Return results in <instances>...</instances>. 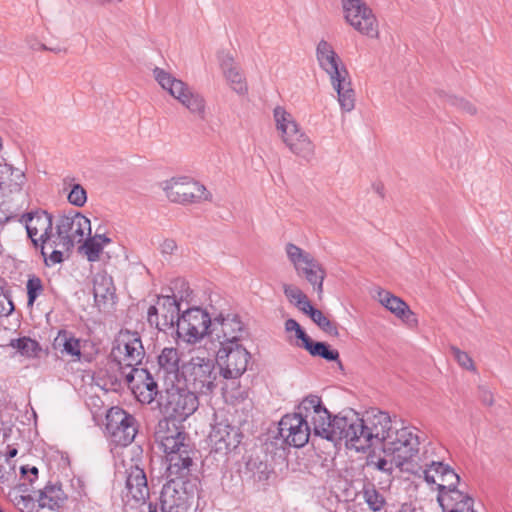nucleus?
Returning a JSON list of instances; mask_svg holds the SVG:
<instances>
[{
  "mask_svg": "<svg viewBox=\"0 0 512 512\" xmlns=\"http://www.w3.org/2000/svg\"><path fill=\"white\" fill-rule=\"evenodd\" d=\"M181 376L185 387L195 395L209 396L217 388L218 372L212 358L204 355H192L181 366Z\"/></svg>",
  "mask_w": 512,
  "mask_h": 512,
  "instance_id": "obj_6",
  "label": "nucleus"
},
{
  "mask_svg": "<svg viewBox=\"0 0 512 512\" xmlns=\"http://www.w3.org/2000/svg\"><path fill=\"white\" fill-rule=\"evenodd\" d=\"M83 249L87 259L90 262H96L103 251V242H100L97 238H89L85 241Z\"/></svg>",
  "mask_w": 512,
  "mask_h": 512,
  "instance_id": "obj_42",
  "label": "nucleus"
},
{
  "mask_svg": "<svg viewBox=\"0 0 512 512\" xmlns=\"http://www.w3.org/2000/svg\"><path fill=\"white\" fill-rule=\"evenodd\" d=\"M11 346L26 356H33L38 349V343L30 338L12 340Z\"/></svg>",
  "mask_w": 512,
  "mask_h": 512,
  "instance_id": "obj_44",
  "label": "nucleus"
},
{
  "mask_svg": "<svg viewBox=\"0 0 512 512\" xmlns=\"http://www.w3.org/2000/svg\"><path fill=\"white\" fill-rule=\"evenodd\" d=\"M176 248H177L176 242L172 239H165L160 246V250H161L162 254H167V255L173 254L174 251L176 250Z\"/></svg>",
  "mask_w": 512,
  "mask_h": 512,
  "instance_id": "obj_54",
  "label": "nucleus"
},
{
  "mask_svg": "<svg viewBox=\"0 0 512 512\" xmlns=\"http://www.w3.org/2000/svg\"><path fill=\"white\" fill-rule=\"evenodd\" d=\"M479 398H480L481 402L486 406H492L494 404V395L485 386L479 387Z\"/></svg>",
  "mask_w": 512,
  "mask_h": 512,
  "instance_id": "obj_51",
  "label": "nucleus"
},
{
  "mask_svg": "<svg viewBox=\"0 0 512 512\" xmlns=\"http://www.w3.org/2000/svg\"><path fill=\"white\" fill-rule=\"evenodd\" d=\"M398 512H424L423 509L417 505L416 502L402 503Z\"/></svg>",
  "mask_w": 512,
  "mask_h": 512,
  "instance_id": "obj_55",
  "label": "nucleus"
},
{
  "mask_svg": "<svg viewBox=\"0 0 512 512\" xmlns=\"http://www.w3.org/2000/svg\"><path fill=\"white\" fill-rule=\"evenodd\" d=\"M118 430L120 432L119 434H117L116 432L110 433L113 442L122 446L130 444L134 440L137 433L136 420L134 419L131 421H123L119 425Z\"/></svg>",
  "mask_w": 512,
  "mask_h": 512,
  "instance_id": "obj_37",
  "label": "nucleus"
},
{
  "mask_svg": "<svg viewBox=\"0 0 512 512\" xmlns=\"http://www.w3.org/2000/svg\"><path fill=\"white\" fill-rule=\"evenodd\" d=\"M295 306L301 310L303 313L305 314H308L309 316L312 315V311H316L317 309H315L310 301L308 300V297L305 295V298L304 299H301L300 301H298Z\"/></svg>",
  "mask_w": 512,
  "mask_h": 512,
  "instance_id": "obj_52",
  "label": "nucleus"
},
{
  "mask_svg": "<svg viewBox=\"0 0 512 512\" xmlns=\"http://www.w3.org/2000/svg\"><path fill=\"white\" fill-rule=\"evenodd\" d=\"M362 496L365 503L373 512L380 511L386 504L384 496L375 488L373 484H366L363 486Z\"/></svg>",
  "mask_w": 512,
  "mask_h": 512,
  "instance_id": "obj_38",
  "label": "nucleus"
},
{
  "mask_svg": "<svg viewBox=\"0 0 512 512\" xmlns=\"http://www.w3.org/2000/svg\"><path fill=\"white\" fill-rule=\"evenodd\" d=\"M166 197L174 203L187 204L211 200L206 187L189 177H174L163 183Z\"/></svg>",
  "mask_w": 512,
  "mask_h": 512,
  "instance_id": "obj_12",
  "label": "nucleus"
},
{
  "mask_svg": "<svg viewBox=\"0 0 512 512\" xmlns=\"http://www.w3.org/2000/svg\"><path fill=\"white\" fill-rule=\"evenodd\" d=\"M93 238H97L100 242H103V246L111 242L105 235H95Z\"/></svg>",
  "mask_w": 512,
  "mask_h": 512,
  "instance_id": "obj_63",
  "label": "nucleus"
},
{
  "mask_svg": "<svg viewBox=\"0 0 512 512\" xmlns=\"http://www.w3.org/2000/svg\"><path fill=\"white\" fill-rule=\"evenodd\" d=\"M158 310H162L163 326L173 327L177 318L180 317V302L175 294L161 296L158 298Z\"/></svg>",
  "mask_w": 512,
  "mask_h": 512,
  "instance_id": "obj_32",
  "label": "nucleus"
},
{
  "mask_svg": "<svg viewBox=\"0 0 512 512\" xmlns=\"http://www.w3.org/2000/svg\"><path fill=\"white\" fill-rule=\"evenodd\" d=\"M177 419L166 416L158 422L155 430L156 441L166 455L168 476L185 477L193 464V450L184 431L177 425Z\"/></svg>",
  "mask_w": 512,
  "mask_h": 512,
  "instance_id": "obj_2",
  "label": "nucleus"
},
{
  "mask_svg": "<svg viewBox=\"0 0 512 512\" xmlns=\"http://www.w3.org/2000/svg\"><path fill=\"white\" fill-rule=\"evenodd\" d=\"M93 295L99 308L114 304L115 286L112 277L106 272L101 271L93 276Z\"/></svg>",
  "mask_w": 512,
  "mask_h": 512,
  "instance_id": "obj_26",
  "label": "nucleus"
},
{
  "mask_svg": "<svg viewBox=\"0 0 512 512\" xmlns=\"http://www.w3.org/2000/svg\"><path fill=\"white\" fill-rule=\"evenodd\" d=\"M153 76L161 88L168 92L192 116L199 120L206 119L208 105L203 94L162 68H154Z\"/></svg>",
  "mask_w": 512,
  "mask_h": 512,
  "instance_id": "obj_5",
  "label": "nucleus"
},
{
  "mask_svg": "<svg viewBox=\"0 0 512 512\" xmlns=\"http://www.w3.org/2000/svg\"><path fill=\"white\" fill-rule=\"evenodd\" d=\"M211 336L220 347L239 344L246 334L244 324L236 314H220L212 320Z\"/></svg>",
  "mask_w": 512,
  "mask_h": 512,
  "instance_id": "obj_17",
  "label": "nucleus"
},
{
  "mask_svg": "<svg viewBox=\"0 0 512 512\" xmlns=\"http://www.w3.org/2000/svg\"><path fill=\"white\" fill-rule=\"evenodd\" d=\"M299 326V323L294 319H288L285 322V329L288 332L295 331Z\"/></svg>",
  "mask_w": 512,
  "mask_h": 512,
  "instance_id": "obj_60",
  "label": "nucleus"
},
{
  "mask_svg": "<svg viewBox=\"0 0 512 512\" xmlns=\"http://www.w3.org/2000/svg\"><path fill=\"white\" fill-rule=\"evenodd\" d=\"M91 234L90 220L79 212L62 215L57 219L51 248L69 251L76 243L82 242L85 235Z\"/></svg>",
  "mask_w": 512,
  "mask_h": 512,
  "instance_id": "obj_9",
  "label": "nucleus"
},
{
  "mask_svg": "<svg viewBox=\"0 0 512 512\" xmlns=\"http://www.w3.org/2000/svg\"><path fill=\"white\" fill-rule=\"evenodd\" d=\"M220 67L232 90L241 95L245 94L248 90L245 77L241 68L230 54H222L220 56Z\"/></svg>",
  "mask_w": 512,
  "mask_h": 512,
  "instance_id": "obj_27",
  "label": "nucleus"
},
{
  "mask_svg": "<svg viewBox=\"0 0 512 512\" xmlns=\"http://www.w3.org/2000/svg\"><path fill=\"white\" fill-rule=\"evenodd\" d=\"M382 453V456L376 453L369 454L366 459L367 467H372L373 469L385 473L389 477H392L396 468L403 469L404 464H399L395 456H388V453L383 451Z\"/></svg>",
  "mask_w": 512,
  "mask_h": 512,
  "instance_id": "obj_34",
  "label": "nucleus"
},
{
  "mask_svg": "<svg viewBox=\"0 0 512 512\" xmlns=\"http://www.w3.org/2000/svg\"><path fill=\"white\" fill-rule=\"evenodd\" d=\"M294 332L296 337L302 341L304 348L307 349L312 342L310 337L304 332L301 326H299Z\"/></svg>",
  "mask_w": 512,
  "mask_h": 512,
  "instance_id": "obj_56",
  "label": "nucleus"
},
{
  "mask_svg": "<svg viewBox=\"0 0 512 512\" xmlns=\"http://www.w3.org/2000/svg\"><path fill=\"white\" fill-rule=\"evenodd\" d=\"M180 355L176 348L166 347L158 356L157 375L170 384H174L181 373Z\"/></svg>",
  "mask_w": 512,
  "mask_h": 512,
  "instance_id": "obj_25",
  "label": "nucleus"
},
{
  "mask_svg": "<svg viewBox=\"0 0 512 512\" xmlns=\"http://www.w3.org/2000/svg\"><path fill=\"white\" fill-rule=\"evenodd\" d=\"M282 142L297 157L311 161L315 156V144L310 137L300 128L295 132L281 138Z\"/></svg>",
  "mask_w": 512,
  "mask_h": 512,
  "instance_id": "obj_24",
  "label": "nucleus"
},
{
  "mask_svg": "<svg viewBox=\"0 0 512 512\" xmlns=\"http://www.w3.org/2000/svg\"><path fill=\"white\" fill-rule=\"evenodd\" d=\"M25 175L19 169L8 164H0V189L10 192L19 191L24 183Z\"/></svg>",
  "mask_w": 512,
  "mask_h": 512,
  "instance_id": "obj_33",
  "label": "nucleus"
},
{
  "mask_svg": "<svg viewBox=\"0 0 512 512\" xmlns=\"http://www.w3.org/2000/svg\"><path fill=\"white\" fill-rule=\"evenodd\" d=\"M158 307L156 306H150L147 312V319L150 325H155L156 328H158L161 331H165L168 328H171V326H163V322L159 321L158 318Z\"/></svg>",
  "mask_w": 512,
  "mask_h": 512,
  "instance_id": "obj_50",
  "label": "nucleus"
},
{
  "mask_svg": "<svg viewBox=\"0 0 512 512\" xmlns=\"http://www.w3.org/2000/svg\"><path fill=\"white\" fill-rule=\"evenodd\" d=\"M20 470L23 475L30 473L31 475L34 476V478H37L38 469L34 466L31 468H29L28 466H22Z\"/></svg>",
  "mask_w": 512,
  "mask_h": 512,
  "instance_id": "obj_62",
  "label": "nucleus"
},
{
  "mask_svg": "<svg viewBox=\"0 0 512 512\" xmlns=\"http://www.w3.org/2000/svg\"><path fill=\"white\" fill-rule=\"evenodd\" d=\"M3 456V461L10 465L9 461L11 458L17 455V449L12 448L7 453H0Z\"/></svg>",
  "mask_w": 512,
  "mask_h": 512,
  "instance_id": "obj_61",
  "label": "nucleus"
},
{
  "mask_svg": "<svg viewBox=\"0 0 512 512\" xmlns=\"http://www.w3.org/2000/svg\"><path fill=\"white\" fill-rule=\"evenodd\" d=\"M318 433L329 441L345 440L350 449L365 451L372 446L365 418H361L354 410H347L331 418L328 410L318 412Z\"/></svg>",
  "mask_w": 512,
  "mask_h": 512,
  "instance_id": "obj_1",
  "label": "nucleus"
},
{
  "mask_svg": "<svg viewBox=\"0 0 512 512\" xmlns=\"http://www.w3.org/2000/svg\"><path fill=\"white\" fill-rule=\"evenodd\" d=\"M209 439L216 452L227 453L239 445L241 434L238 428L219 422L212 427Z\"/></svg>",
  "mask_w": 512,
  "mask_h": 512,
  "instance_id": "obj_22",
  "label": "nucleus"
},
{
  "mask_svg": "<svg viewBox=\"0 0 512 512\" xmlns=\"http://www.w3.org/2000/svg\"><path fill=\"white\" fill-rule=\"evenodd\" d=\"M273 118L280 137L289 135L300 128L294 116L282 106H276L273 110Z\"/></svg>",
  "mask_w": 512,
  "mask_h": 512,
  "instance_id": "obj_35",
  "label": "nucleus"
},
{
  "mask_svg": "<svg viewBox=\"0 0 512 512\" xmlns=\"http://www.w3.org/2000/svg\"><path fill=\"white\" fill-rule=\"evenodd\" d=\"M68 201L77 207L84 206L87 201V194L85 189L81 185L75 184L68 194Z\"/></svg>",
  "mask_w": 512,
  "mask_h": 512,
  "instance_id": "obj_46",
  "label": "nucleus"
},
{
  "mask_svg": "<svg viewBox=\"0 0 512 512\" xmlns=\"http://www.w3.org/2000/svg\"><path fill=\"white\" fill-rule=\"evenodd\" d=\"M106 420V429L108 433H115L116 431V433L119 434V425L123 421L134 420V417L119 407H112L107 412Z\"/></svg>",
  "mask_w": 512,
  "mask_h": 512,
  "instance_id": "obj_39",
  "label": "nucleus"
},
{
  "mask_svg": "<svg viewBox=\"0 0 512 512\" xmlns=\"http://www.w3.org/2000/svg\"><path fill=\"white\" fill-rule=\"evenodd\" d=\"M316 59L329 76L333 89L343 112H351L355 107V92L352 88L349 72L333 46L321 40L316 47Z\"/></svg>",
  "mask_w": 512,
  "mask_h": 512,
  "instance_id": "obj_4",
  "label": "nucleus"
},
{
  "mask_svg": "<svg viewBox=\"0 0 512 512\" xmlns=\"http://www.w3.org/2000/svg\"><path fill=\"white\" fill-rule=\"evenodd\" d=\"M29 238L35 246L41 245V254L46 256V249L51 248L54 234L52 216L43 210L30 212L21 217Z\"/></svg>",
  "mask_w": 512,
  "mask_h": 512,
  "instance_id": "obj_15",
  "label": "nucleus"
},
{
  "mask_svg": "<svg viewBox=\"0 0 512 512\" xmlns=\"http://www.w3.org/2000/svg\"><path fill=\"white\" fill-rule=\"evenodd\" d=\"M437 501L443 512H476L474 499L466 492L453 486L442 493H438Z\"/></svg>",
  "mask_w": 512,
  "mask_h": 512,
  "instance_id": "obj_23",
  "label": "nucleus"
},
{
  "mask_svg": "<svg viewBox=\"0 0 512 512\" xmlns=\"http://www.w3.org/2000/svg\"><path fill=\"white\" fill-rule=\"evenodd\" d=\"M63 251L61 248H47L46 256H43L46 265L53 266L61 263L63 261Z\"/></svg>",
  "mask_w": 512,
  "mask_h": 512,
  "instance_id": "obj_48",
  "label": "nucleus"
},
{
  "mask_svg": "<svg viewBox=\"0 0 512 512\" xmlns=\"http://www.w3.org/2000/svg\"><path fill=\"white\" fill-rule=\"evenodd\" d=\"M420 470L428 484L436 485L438 493L457 486L460 481L459 475L449 465L441 461L426 462Z\"/></svg>",
  "mask_w": 512,
  "mask_h": 512,
  "instance_id": "obj_20",
  "label": "nucleus"
},
{
  "mask_svg": "<svg viewBox=\"0 0 512 512\" xmlns=\"http://www.w3.org/2000/svg\"><path fill=\"white\" fill-rule=\"evenodd\" d=\"M27 44H28L29 48L32 50L46 51L49 49V47H47L45 44L39 42L37 39H34V38H28Z\"/></svg>",
  "mask_w": 512,
  "mask_h": 512,
  "instance_id": "obj_58",
  "label": "nucleus"
},
{
  "mask_svg": "<svg viewBox=\"0 0 512 512\" xmlns=\"http://www.w3.org/2000/svg\"><path fill=\"white\" fill-rule=\"evenodd\" d=\"M418 430L414 427L404 426L400 421L395 422V426L387 436L386 443L382 447L383 452L388 456L396 457L399 464H408L414 460L419 452Z\"/></svg>",
  "mask_w": 512,
  "mask_h": 512,
  "instance_id": "obj_8",
  "label": "nucleus"
},
{
  "mask_svg": "<svg viewBox=\"0 0 512 512\" xmlns=\"http://www.w3.org/2000/svg\"><path fill=\"white\" fill-rule=\"evenodd\" d=\"M283 292L291 304H296L305 298V293L296 285L284 283L282 285Z\"/></svg>",
  "mask_w": 512,
  "mask_h": 512,
  "instance_id": "obj_47",
  "label": "nucleus"
},
{
  "mask_svg": "<svg viewBox=\"0 0 512 512\" xmlns=\"http://www.w3.org/2000/svg\"><path fill=\"white\" fill-rule=\"evenodd\" d=\"M450 350L459 366L468 371L476 372L475 363L467 352L460 350L456 346H452Z\"/></svg>",
  "mask_w": 512,
  "mask_h": 512,
  "instance_id": "obj_43",
  "label": "nucleus"
},
{
  "mask_svg": "<svg viewBox=\"0 0 512 512\" xmlns=\"http://www.w3.org/2000/svg\"><path fill=\"white\" fill-rule=\"evenodd\" d=\"M159 407L166 416L183 422L198 409L199 399L186 387L180 388L171 384L160 395Z\"/></svg>",
  "mask_w": 512,
  "mask_h": 512,
  "instance_id": "obj_10",
  "label": "nucleus"
},
{
  "mask_svg": "<svg viewBox=\"0 0 512 512\" xmlns=\"http://www.w3.org/2000/svg\"><path fill=\"white\" fill-rule=\"evenodd\" d=\"M14 310L10 295L4 290L0 292V316H8Z\"/></svg>",
  "mask_w": 512,
  "mask_h": 512,
  "instance_id": "obj_49",
  "label": "nucleus"
},
{
  "mask_svg": "<svg viewBox=\"0 0 512 512\" xmlns=\"http://www.w3.org/2000/svg\"><path fill=\"white\" fill-rule=\"evenodd\" d=\"M346 22L356 31L370 38H378L379 27L376 16L364 0H342Z\"/></svg>",
  "mask_w": 512,
  "mask_h": 512,
  "instance_id": "obj_13",
  "label": "nucleus"
},
{
  "mask_svg": "<svg viewBox=\"0 0 512 512\" xmlns=\"http://www.w3.org/2000/svg\"><path fill=\"white\" fill-rule=\"evenodd\" d=\"M175 323L178 337L189 344L199 342L212 326L209 314L201 308L187 309Z\"/></svg>",
  "mask_w": 512,
  "mask_h": 512,
  "instance_id": "obj_14",
  "label": "nucleus"
},
{
  "mask_svg": "<svg viewBox=\"0 0 512 512\" xmlns=\"http://www.w3.org/2000/svg\"><path fill=\"white\" fill-rule=\"evenodd\" d=\"M327 410L318 396L310 395L302 400L298 412L287 414L279 422V435L283 441L293 447H303L309 440L311 431L322 437L318 430V415Z\"/></svg>",
  "mask_w": 512,
  "mask_h": 512,
  "instance_id": "obj_3",
  "label": "nucleus"
},
{
  "mask_svg": "<svg viewBox=\"0 0 512 512\" xmlns=\"http://www.w3.org/2000/svg\"><path fill=\"white\" fill-rule=\"evenodd\" d=\"M294 332L296 337L302 341L304 348L307 349L312 342L310 337L304 332L301 326H299Z\"/></svg>",
  "mask_w": 512,
  "mask_h": 512,
  "instance_id": "obj_57",
  "label": "nucleus"
},
{
  "mask_svg": "<svg viewBox=\"0 0 512 512\" xmlns=\"http://www.w3.org/2000/svg\"><path fill=\"white\" fill-rule=\"evenodd\" d=\"M456 105L463 111H465L466 113L470 114V115H474L476 114L477 112V109L475 107L474 104H472L471 102L469 101H466L464 99H457L456 100Z\"/></svg>",
  "mask_w": 512,
  "mask_h": 512,
  "instance_id": "obj_53",
  "label": "nucleus"
},
{
  "mask_svg": "<svg viewBox=\"0 0 512 512\" xmlns=\"http://www.w3.org/2000/svg\"><path fill=\"white\" fill-rule=\"evenodd\" d=\"M250 360V353L241 344L220 347L217 361L220 374L225 379H237L244 374Z\"/></svg>",
  "mask_w": 512,
  "mask_h": 512,
  "instance_id": "obj_16",
  "label": "nucleus"
},
{
  "mask_svg": "<svg viewBox=\"0 0 512 512\" xmlns=\"http://www.w3.org/2000/svg\"><path fill=\"white\" fill-rule=\"evenodd\" d=\"M285 253L289 263L293 266L298 276L303 277L317 292L321 299L323 283L326 278V269L310 252L302 249L294 243L285 245Z\"/></svg>",
  "mask_w": 512,
  "mask_h": 512,
  "instance_id": "obj_7",
  "label": "nucleus"
},
{
  "mask_svg": "<svg viewBox=\"0 0 512 512\" xmlns=\"http://www.w3.org/2000/svg\"><path fill=\"white\" fill-rule=\"evenodd\" d=\"M67 500V495L62 490L61 486L49 485L46 486L39 496L40 508H48L50 510H58L62 508Z\"/></svg>",
  "mask_w": 512,
  "mask_h": 512,
  "instance_id": "obj_30",
  "label": "nucleus"
},
{
  "mask_svg": "<svg viewBox=\"0 0 512 512\" xmlns=\"http://www.w3.org/2000/svg\"><path fill=\"white\" fill-rule=\"evenodd\" d=\"M162 488L160 495L161 512H188L193 495L185 487L182 477L175 476Z\"/></svg>",
  "mask_w": 512,
  "mask_h": 512,
  "instance_id": "obj_18",
  "label": "nucleus"
},
{
  "mask_svg": "<svg viewBox=\"0 0 512 512\" xmlns=\"http://www.w3.org/2000/svg\"><path fill=\"white\" fill-rule=\"evenodd\" d=\"M111 356L121 369L138 368L137 366L145 357V349L139 333L121 330L114 340Z\"/></svg>",
  "mask_w": 512,
  "mask_h": 512,
  "instance_id": "obj_11",
  "label": "nucleus"
},
{
  "mask_svg": "<svg viewBox=\"0 0 512 512\" xmlns=\"http://www.w3.org/2000/svg\"><path fill=\"white\" fill-rule=\"evenodd\" d=\"M364 418L372 446L382 443L383 447L387 436L390 435V431L395 426V422L398 421L392 420L389 414L383 411L368 412Z\"/></svg>",
  "mask_w": 512,
  "mask_h": 512,
  "instance_id": "obj_21",
  "label": "nucleus"
},
{
  "mask_svg": "<svg viewBox=\"0 0 512 512\" xmlns=\"http://www.w3.org/2000/svg\"><path fill=\"white\" fill-rule=\"evenodd\" d=\"M28 305H33L36 298L42 293V281L38 277H31L27 281Z\"/></svg>",
  "mask_w": 512,
  "mask_h": 512,
  "instance_id": "obj_45",
  "label": "nucleus"
},
{
  "mask_svg": "<svg viewBox=\"0 0 512 512\" xmlns=\"http://www.w3.org/2000/svg\"><path fill=\"white\" fill-rule=\"evenodd\" d=\"M149 512H157V509L152 504H149Z\"/></svg>",
  "mask_w": 512,
  "mask_h": 512,
  "instance_id": "obj_64",
  "label": "nucleus"
},
{
  "mask_svg": "<svg viewBox=\"0 0 512 512\" xmlns=\"http://www.w3.org/2000/svg\"><path fill=\"white\" fill-rule=\"evenodd\" d=\"M53 346L62 355L75 357L77 359L81 356L80 340L65 330L59 331L54 339Z\"/></svg>",
  "mask_w": 512,
  "mask_h": 512,
  "instance_id": "obj_31",
  "label": "nucleus"
},
{
  "mask_svg": "<svg viewBox=\"0 0 512 512\" xmlns=\"http://www.w3.org/2000/svg\"><path fill=\"white\" fill-rule=\"evenodd\" d=\"M127 497H131L136 502H145L149 496L147 478L139 467L131 468L126 480Z\"/></svg>",
  "mask_w": 512,
  "mask_h": 512,
  "instance_id": "obj_28",
  "label": "nucleus"
},
{
  "mask_svg": "<svg viewBox=\"0 0 512 512\" xmlns=\"http://www.w3.org/2000/svg\"><path fill=\"white\" fill-rule=\"evenodd\" d=\"M125 381L141 403L150 404L158 394L157 383L144 368H133L129 372L123 371Z\"/></svg>",
  "mask_w": 512,
  "mask_h": 512,
  "instance_id": "obj_19",
  "label": "nucleus"
},
{
  "mask_svg": "<svg viewBox=\"0 0 512 512\" xmlns=\"http://www.w3.org/2000/svg\"><path fill=\"white\" fill-rule=\"evenodd\" d=\"M375 297L381 305L398 318L409 319V317L414 316V313L410 310L409 306L401 298L395 296L389 291L377 288Z\"/></svg>",
  "mask_w": 512,
  "mask_h": 512,
  "instance_id": "obj_29",
  "label": "nucleus"
},
{
  "mask_svg": "<svg viewBox=\"0 0 512 512\" xmlns=\"http://www.w3.org/2000/svg\"><path fill=\"white\" fill-rule=\"evenodd\" d=\"M310 318L327 334L338 336L339 333L336 323L330 321L320 310L312 311Z\"/></svg>",
  "mask_w": 512,
  "mask_h": 512,
  "instance_id": "obj_41",
  "label": "nucleus"
},
{
  "mask_svg": "<svg viewBox=\"0 0 512 512\" xmlns=\"http://www.w3.org/2000/svg\"><path fill=\"white\" fill-rule=\"evenodd\" d=\"M3 456L0 454V482H5L8 480L9 472L6 470V467L3 465Z\"/></svg>",
  "mask_w": 512,
  "mask_h": 512,
  "instance_id": "obj_59",
  "label": "nucleus"
},
{
  "mask_svg": "<svg viewBox=\"0 0 512 512\" xmlns=\"http://www.w3.org/2000/svg\"><path fill=\"white\" fill-rule=\"evenodd\" d=\"M312 356H319L328 361H335L339 358L337 350L330 349L329 345L324 342H311L306 349Z\"/></svg>",
  "mask_w": 512,
  "mask_h": 512,
  "instance_id": "obj_40",
  "label": "nucleus"
},
{
  "mask_svg": "<svg viewBox=\"0 0 512 512\" xmlns=\"http://www.w3.org/2000/svg\"><path fill=\"white\" fill-rule=\"evenodd\" d=\"M8 497L13 505L21 512H38L40 510L39 501L36 502L33 497L23 489V486L13 488Z\"/></svg>",
  "mask_w": 512,
  "mask_h": 512,
  "instance_id": "obj_36",
  "label": "nucleus"
}]
</instances>
